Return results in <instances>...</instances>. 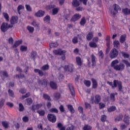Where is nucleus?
<instances>
[{
  "label": "nucleus",
  "mask_w": 130,
  "mask_h": 130,
  "mask_svg": "<svg viewBox=\"0 0 130 130\" xmlns=\"http://www.w3.org/2000/svg\"><path fill=\"white\" fill-rule=\"evenodd\" d=\"M123 121L126 124V125H128L130 123L129 117L126 115H125L124 116Z\"/></svg>",
  "instance_id": "16"
},
{
  "label": "nucleus",
  "mask_w": 130,
  "mask_h": 130,
  "mask_svg": "<svg viewBox=\"0 0 130 130\" xmlns=\"http://www.w3.org/2000/svg\"><path fill=\"white\" fill-rule=\"evenodd\" d=\"M91 82L92 83V88L93 89H96L98 87V84L97 83V81L94 78L91 79Z\"/></svg>",
  "instance_id": "19"
},
{
  "label": "nucleus",
  "mask_w": 130,
  "mask_h": 130,
  "mask_svg": "<svg viewBox=\"0 0 130 130\" xmlns=\"http://www.w3.org/2000/svg\"><path fill=\"white\" fill-rule=\"evenodd\" d=\"M56 127L59 128V130H66V127L60 122L57 123Z\"/></svg>",
  "instance_id": "21"
},
{
  "label": "nucleus",
  "mask_w": 130,
  "mask_h": 130,
  "mask_svg": "<svg viewBox=\"0 0 130 130\" xmlns=\"http://www.w3.org/2000/svg\"><path fill=\"white\" fill-rule=\"evenodd\" d=\"M20 93H21V94H25V93H26V92H27V90H26V89L25 88H21L20 90H19Z\"/></svg>",
  "instance_id": "61"
},
{
  "label": "nucleus",
  "mask_w": 130,
  "mask_h": 130,
  "mask_svg": "<svg viewBox=\"0 0 130 130\" xmlns=\"http://www.w3.org/2000/svg\"><path fill=\"white\" fill-rule=\"evenodd\" d=\"M10 28H13V25L9 24L6 22H3L1 27L2 32H6Z\"/></svg>",
  "instance_id": "3"
},
{
  "label": "nucleus",
  "mask_w": 130,
  "mask_h": 130,
  "mask_svg": "<svg viewBox=\"0 0 130 130\" xmlns=\"http://www.w3.org/2000/svg\"><path fill=\"white\" fill-rule=\"evenodd\" d=\"M35 73H38L40 77H43V76H48L47 72L43 73V71L40 69H35L34 70Z\"/></svg>",
  "instance_id": "7"
},
{
  "label": "nucleus",
  "mask_w": 130,
  "mask_h": 130,
  "mask_svg": "<svg viewBox=\"0 0 130 130\" xmlns=\"http://www.w3.org/2000/svg\"><path fill=\"white\" fill-rule=\"evenodd\" d=\"M41 70L43 72L48 71V70H49V66L48 64H45L41 68Z\"/></svg>",
  "instance_id": "23"
},
{
  "label": "nucleus",
  "mask_w": 130,
  "mask_h": 130,
  "mask_svg": "<svg viewBox=\"0 0 130 130\" xmlns=\"http://www.w3.org/2000/svg\"><path fill=\"white\" fill-rule=\"evenodd\" d=\"M114 7V10H110V12L112 15H113L114 16H115L116 15V13L118 12V11H120L121 9L119 6L115 4L113 5Z\"/></svg>",
  "instance_id": "5"
},
{
  "label": "nucleus",
  "mask_w": 130,
  "mask_h": 130,
  "mask_svg": "<svg viewBox=\"0 0 130 130\" xmlns=\"http://www.w3.org/2000/svg\"><path fill=\"white\" fill-rule=\"evenodd\" d=\"M93 36H94V34L92 32H89L86 36L87 40H88L89 41H90V40H91L93 38Z\"/></svg>",
  "instance_id": "20"
},
{
  "label": "nucleus",
  "mask_w": 130,
  "mask_h": 130,
  "mask_svg": "<svg viewBox=\"0 0 130 130\" xmlns=\"http://www.w3.org/2000/svg\"><path fill=\"white\" fill-rule=\"evenodd\" d=\"M92 67H96V57L94 54L91 55Z\"/></svg>",
  "instance_id": "17"
},
{
  "label": "nucleus",
  "mask_w": 130,
  "mask_h": 130,
  "mask_svg": "<svg viewBox=\"0 0 130 130\" xmlns=\"http://www.w3.org/2000/svg\"><path fill=\"white\" fill-rule=\"evenodd\" d=\"M116 110V107L114 106L110 107L108 109V112H112V111H115Z\"/></svg>",
  "instance_id": "39"
},
{
  "label": "nucleus",
  "mask_w": 130,
  "mask_h": 130,
  "mask_svg": "<svg viewBox=\"0 0 130 130\" xmlns=\"http://www.w3.org/2000/svg\"><path fill=\"white\" fill-rule=\"evenodd\" d=\"M26 101L29 105H31L32 104L33 101L32 100V99L31 98H28L26 99Z\"/></svg>",
  "instance_id": "52"
},
{
  "label": "nucleus",
  "mask_w": 130,
  "mask_h": 130,
  "mask_svg": "<svg viewBox=\"0 0 130 130\" xmlns=\"http://www.w3.org/2000/svg\"><path fill=\"white\" fill-rule=\"evenodd\" d=\"M110 98L111 100H112L113 101H114V99L115 98V94H114V93H111L110 94Z\"/></svg>",
  "instance_id": "63"
},
{
  "label": "nucleus",
  "mask_w": 130,
  "mask_h": 130,
  "mask_svg": "<svg viewBox=\"0 0 130 130\" xmlns=\"http://www.w3.org/2000/svg\"><path fill=\"white\" fill-rule=\"evenodd\" d=\"M118 50L116 48H113L109 53V56L110 58H115L118 56Z\"/></svg>",
  "instance_id": "4"
},
{
  "label": "nucleus",
  "mask_w": 130,
  "mask_h": 130,
  "mask_svg": "<svg viewBox=\"0 0 130 130\" xmlns=\"http://www.w3.org/2000/svg\"><path fill=\"white\" fill-rule=\"evenodd\" d=\"M95 98V99H94ZM101 101V96L99 94H96L95 97L91 96L90 102L92 104H99V102Z\"/></svg>",
  "instance_id": "2"
},
{
  "label": "nucleus",
  "mask_w": 130,
  "mask_h": 130,
  "mask_svg": "<svg viewBox=\"0 0 130 130\" xmlns=\"http://www.w3.org/2000/svg\"><path fill=\"white\" fill-rule=\"evenodd\" d=\"M113 44H114V47H116V48H118L120 46L119 44V41H118V40H115V41H114Z\"/></svg>",
  "instance_id": "27"
},
{
  "label": "nucleus",
  "mask_w": 130,
  "mask_h": 130,
  "mask_svg": "<svg viewBox=\"0 0 130 130\" xmlns=\"http://www.w3.org/2000/svg\"><path fill=\"white\" fill-rule=\"evenodd\" d=\"M121 53L124 57H126V58H128V57H129V54L125 53L124 52H122Z\"/></svg>",
  "instance_id": "53"
},
{
  "label": "nucleus",
  "mask_w": 130,
  "mask_h": 130,
  "mask_svg": "<svg viewBox=\"0 0 130 130\" xmlns=\"http://www.w3.org/2000/svg\"><path fill=\"white\" fill-rule=\"evenodd\" d=\"M8 93L9 96H11V97L14 98L15 97V95H14V92H13V90L11 89H9Z\"/></svg>",
  "instance_id": "47"
},
{
  "label": "nucleus",
  "mask_w": 130,
  "mask_h": 130,
  "mask_svg": "<svg viewBox=\"0 0 130 130\" xmlns=\"http://www.w3.org/2000/svg\"><path fill=\"white\" fill-rule=\"evenodd\" d=\"M54 97L56 99L58 100L60 98V93H56L54 94Z\"/></svg>",
  "instance_id": "58"
},
{
  "label": "nucleus",
  "mask_w": 130,
  "mask_h": 130,
  "mask_svg": "<svg viewBox=\"0 0 130 130\" xmlns=\"http://www.w3.org/2000/svg\"><path fill=\"white\" fill-rule=\"evenodd\" d=\"M27 29L28 30V31H29V32H30V33H33L34 31V27L28 26Z\"/></svg>",
  "instance_id": "51"
},
{
  "label": "nucleus",
  "mask_w": 130,
  "mask_h": 130,
  "mask_svg": "<svg viewBox=\"0 0 130 130\" xmlns=\"http://www.w3.org/2000/svg\"><path fill=\"white\" fill-rule=\"evenodd\" d=\"M125 37H126V36L124 35H122L120 37V42H121V43H123V42H124L125 41Z\"/></svg>",
  "instance_id": "41"
},
{
  "label": "nucleus",
  "mask_w": 130,
  "mask_h": 130,
  "mask_svg": "<svg viewBox=\"0 0 130 130\" xmlns=\"http://www.w3.org/2000/svg\"><path fill=\"white\" fill-rule=\"evenodd\" d=\"M48 120L54 123L56 121V116L53 114H48L47 115Z\"/></svg>",
  "instance_id": "6"
},
{
  "label": "nucleus",
  "mask_w": 130,
  "mask_h": 130,
  "mask_svg": "<svg viewBox=\"0 0 130 130\" xmlns=\"http://www.w3.org/2000/svg\"><path fill=\"white\" fill-rule=\"evenodd\" d=\"M5 99H1V102H0V108H2L3 106L5 105Z\"/></svg>",
  "instance_id": "45"
},
{
  "label": "nucleus",
  "mask_w": 130,
  "mask_h": 130,
  "mask_svg": "<svg viewBox=\"0 0 130 130\" xmlns=\"http://www.w3.org/2000/svg\"><path fill=\"white\" fill-rule=\"evenodd\" d=\"M50 86L52 89H53V90H56L57 89V85L56 84V83L51 81L50 82Z\"/></svg>",
  "instance_id": "18"
},
{
  "label": "nucleus",
  "mask_w": 130,
  "mask_h": 130,
  "mask_svg": "<svg viewBox=\"0 0 130 130\" xmlns=\"http://www.w3.org/2000/svg\"><path fill=\"white\" fill-rule=\"evenodd\" d=\"M76 59L78 66H82V59H81V58L80 57H76Z\"/></svg>",
  "instance_id": "26"
},
{
  "label": "nucleus",
  "mask_w": 130,
  "mask_h": 130,
  "mask_svg": "<svg viewBox=\"0 0 130 130\" xmlns=\"http://www.w3.org/2000/svg\"><path fill=\"white\" fill-rule=\"evenodd\" d=\"M20 50L21 51H27V47L24 46H21L20 47Z\"/></svg>",
  "instance_id": "59"
},
{
  "label": "nucleus",
  "mask_w": 130,
  "mask_h": 130,
  "mask_svg": "<svg viewBox=\"0 0 130 130\" xmlns=\"http://www.w3.org/2000/svg\"><path fill=\"white\" fill-rule=\"evenodd\" d=\"M21 10H24V7L22 5H19L17 8V12L19 15H21V12H20Z\"/></svg>",
  "instance_id": "32"
},
{
  "label": "nucleus",
  "mask_w": 130,
  "mask_h": 130,
  "mask_svg": "<svg viewBox=\"0 0 130 130\" xmlns=\"http://www.w3.org/2000/svg\"><path fill=\"white\" fill-rule=\"evenodd\" d=\"M72 5L74 8H78L81 5V2L80 0H73Z\"/></svg>",
  "instance_id": "11"
},
{
  "label": "nucleus",
  "mask_w": 130,
  "mask_h": 130,
  "mask_svg": "<svg viewBox=\"0 0 130 130\" xmlns=\"http://www.w3.org/2000/svg\"><path fill=\"white\" fill-rule=\"evenodd\" d=\"M98 104L99 105L100 109H102V108H104V107H105V105L102 103H99Z\"/></svg>",
  "instance_id": "62"
},
{
  "label": "nucleus",
  "mask_w": 130,
  "mask_h": 130,
  "mask_svg": "<svg viewBox=\"0 0 130 130\" xmlns=\"http://www.w3.org/2000/svg\"><path fill=\"white\" fill-rule=\"evenodd\" d=\"M68 87L70 90L71 95L73 96H76V92H75L74 86L71 84H69Z\"/></svg>",
  "instance_id": "13"
},
{
  "label": "nucleus",
  "mask_w": 130,
  "mask_h": 130,
  "mask_svg": "<svg viewBox=\"0 0 130 130\" xmlns=\"http://www.w3.org/2000/svg\"><path fill=\"white\" fill-rule=\"evenodd\" d=\"M2 125L5 128H8L9 127V123L6 121H2Z\"/></svg>",
  "instance_id": "43"
},
{
  "label": "nucleus",
  "mask_w": 130,
  "mask_h": 130,
  "mask_svg": "<svg viewBox=\"0 0 130 130\" xmlns=\"http://www.w3.org/2000/svg\"><path fill=\"white\" fill-rule=\"evenodd\" d=\"M24 122H28L29 121V118L27 116H24L22 118Z\"/></svg>",
  "instance_id": "60"
},
{
  "label": "nucleus",
  "mask_w": 130,
  "mask_h": 130,
  "mask_svg": "<svg viewBox=\"0 0 130 130\" xmlns=\"http://www.w3.org/2000/svg\"><path fill=\"white\" fill-rule=\"evenodd\" d=\"M68 107L69 110L70 111V112L71 113H75V110L74 109V107H73V106L72 105H68Z\"/></svg>",
  "instance_id": "30"
},
{
  "label": "nucleus",
  "mask_w": 130,
  "mask_h": 130,
  "mask_svg": "<svg viewBox=\"0 0 130 130\" xmlns=\"http://www.w3.org/2000/svg\"><path fill=\"white\" fill-rule=\"evenodd\" d=\"M80 24L81 26H84L86 24V18L85 17H83L81 19Z\"/></svg>",
  "instance_id": "35"
},
{
  "label": "nucleus",
  "mask_w": 130,
  "mask_h": 130,
  "mask_svg": "<svg viewBox=\"0 0 130 130\" xmlns=\"http://www.w3.org/2000/svg\"><path fill=\"white\" fill-rule=\"evenodd\" d=\"M92 129V127L89 125H85L84 127V130H91Z\"/></svg>",
  "instance_id": "44"
},
{
  "label": "nucleus",
  "mask_w": 130,
  "mask_h": 130,
  "mask_svg": "<svg viewBox=\"0 0 130 130\" xmlns=\"http://www.w3.org/2000/svg\"><path fill=\"white\" fill-rule=\"evenodd\" d=\"M45 14V12L44 11L42 10H39L37 13H36L35 15L37 17L40 18L41 17H43Z\"/></svg>",
  "instance_id": "15"
},
{
  "label": "nucleus",
  "mask_w": 130,
  "mask_h": 130,
  "mask_svg": "<svg viewBox=\"0 0 130 130\" xmlns=\"http://www.w3.org/2000/svg\"><path fill=\"white\" fill-rule=\"evenodd\" d=\"M114 70L118 71H123V70H124V64L123 63L117 64L114 67Z\"/></svg>",
  "instance_id": "8"
},
{
  "label": "nucleus",
  "mask_w": 130,
  "mask_h": 130,
  "mask_svg": "<svg viewBox=\"0 0 130 130\" xmlns=\"http://www.w3.org/2000/svg\"><path fill=\"white\" fill-rule=\"evenodd\" d=\"M17 22H18V17L17 16H12L10 20V23L11 24L10 25L13 26L15 23H17Z\"/></svg>",
  "instance_id": "14"
},
{
  "label": "nucleus",
  "mask_w": 130,
  "mask_h": 130,
  "mask_svg": "<svg viewBox=\"0 0 130 130\" xmlns=\"http://www.w3.org/2000/svg\"><path fill=\"white\" fill-rule=\"evenodd\" d=\"M19 111L22 112L23 110H25V108H24V106H23V104L22 103L19 104Z\"/></svg>",
  "instance_id": "42"
},
{
  "label": "nucleus",
  "mask_w": 130,
  "mask_h": 130,
  "mask_svg": "<svg viewBox=\"0 0 130 130\" xmlns=\"http://www.w3.org/2000/svg\"><path fill=\"white\" fill-rule=\"evenodd\" d=\"M38 83L39 84V86L46 87L47 86V80H46V79H43L42 80L38 79Z\"/></svg>",
  "instance_id": "10"
},
{
  "label": "nucleus",
  "mask_w": 130,
  "mask_h": 130,
  "mask_svg": "<svg viewBox=\"0 0 130 130\" xmlns=\"http://www.w3.org/2000/svg\"><path fill=\"white\" fill-rule=\"evenodd\" d=\"M122 118H123V116L122 115H119L117 118L115 119V121H120L122 120Z\"/></svg>",
  "instance_id": "36"
},
{
  "label": "nucleus",
  "mask_w": 130,
  "mask_h": 130,
  "mask_svg": "<svg viewBox=\"0 0 130 130\" xmlns=\"http://www.w3.org/2000/svg\"><path fill=\"white\" fill-rule=\"evenodd\" d=\"M43 20L44 21V22L49 23V21H50V16H49V15H47L44 18Z\"/></svg>",
  "instance_id": "37"
},
{
  "label": "nucleus",
  "mask_w": 130,
  "mask_h": 130,
  "mask_svg": "<svg viewBox=\"0 0 130 130\" xmlns=\"http://www.w3.org/2000/svg\"><path fill=\"white\" fill-rule=\"evenodd\" d=\"M25 8L28 12H31L32 11V8H31V6L29 5H25Z\"/></svg>",
  "instance_id": "49"
},
{
  "label": "nucleus",
  "mask_w": 130,
  "mask_h": 130,
  "mask_svg": "<svg viewBox=\"0 0 130 130\" xmlns=\"http://www.w3.org/2000/svg\"><path fill=\"white\" fill-rule=\"evenodd\" d=\"M122 62L125 63V64H126V67H130V63L128 62V61L125 60H122Z\"/></svg>",
  "instance_id": "54"
},
{
  "label": "nucleus",
  "mask_w": 130,
  "mask_h": 130,
  "mask_svg": "<svg viewBox=\"0 0 130 130\" xmlns=\"http://www.w3.org/2000/svg\"><path fill=\"white\" fill-rule=\"evenodd\" d=\"M31 25L34 26V27H35V28H37V29H38V28H39V23L35 21H33L31 23Z\"/></svg>",
  "instance_id": "40"
},
{
  "label": "nucleus",
  "mask_w": 130,
  "mask_h": 130,
  "mask_svg": "<svg viewBox=\"0 0 130 130\" xmlns=\"http://www.w3.org/2000/svg\"><path fill=\"white\" fill-rule=\"evenodd\" d=\"M55 8V5H49L46 7V9H48V10H51V9H54Z\"/></svg>",
  "instance_id": "55"
},
{
  "label": "nucleus",
  "mask_w": 130,
  "mask_h": 130,
  "mask_svg": "<svg viewBox=\"0 0 130 130\" xmlns=\"http://www.w3.org/2000/svg\"><path fill=\"white\" fill-rule=\"evenodd\" d=\"M84 84L87 86V87H90L91 86V82L88 80L84 81Z\"/></svg>",
  "instance_id": "46"
},
{
  "label": "nucleus",
  "mask_w": 130,
  "mask_h": 130,
  "mask_svg": "<svg viewBox=\"0 0 130 130\" xmlns=\"http://www.w3.org/2000/svg\"><path fill=\"white\" fill-rule=\"evenodd\" d=\"M107 84L108 85H110L112 88H116L117 87L118 85V88L119 91H122V82L121 81H118V80H114L113 81V83L111 82L107 81Z\"/></svg>",
  "instance_id": "1"
},
{
  "label": "nucleus",
  "mask_w": 130,
  "mask_h": 130,
  "mask_svg": "<svg viewBox=\"0 0 130 130\" xmlns=\"http://www.w3.org/2000/svg\"><path fill=\"white\" fill-rule=\"evenodd\" d=\"M66 52H67V51L62 50L59 49L58 55H66Z\"/></svg>",
  "instance_id": "38"
},
{
  "label": "nucleus",
  "mask_w": 130,
  "mask_h": 130,
  "mask_svg": "<svg viewBox=\"0 0 130 130\" xmlns=\"http://www.w3.org/2000/svg\"><path fill=\"white\" fill-rule=\"evenodd\" d=\"M99 56L100 57H101V58H103V57H104V54H103L102 50H101L99 52Z\"/></svg>",
  "instance_id": "56"
},
{
  "label": "nucleus",
  "mask_w": 130,
  "mask_h": 130,
  "mask_svg": "<svg viewBox=\"0 0 130 130\" xmlns=\"http://www.w3.org/2000/svg\"><path fill=\"white\" fill-rule=\"evenodd\" d=\"M118 63H119V61H118V60L116 59L113 61L111 63L112 68H113V69H114V67L116 66L115 64H117Z\"/></svg>",
  "instance_id": "31"
},
{
  "label": "nucleus",
  "mask_w": 130,
  "mask_h": 130,
  "mask_svg": "<svg viewBox=\"0 0 130 130\" xmlns=\"http://www.w3.org/2000/svg\"><path fill=\"white\" fill-rule=\"evenodd\" d=\"M81 15L79 14H76L71 19V22H76V21H78V20H80L81 19Z\"/></svg>",
  "instance_id": "12"
},
{
  "label": "nucleus",
  "mask_w": 130,
  "mask_h": 130,
  "mask_svg": "<svg viewBox=\"0 0 130 130\" xmlns=\"http://www.w3.org/2000/svg\"><path fill=\"white\" fill-rule=\"evenodd\" d=\"M23 41H22V40H19L16 42H15V44L13 46H12V47L13 48H15V47H18V46H19V45L22 44V42Z\"/></svg>",
  "instance_id": "22"
},
{
  "label": "nucleus",
  "mask_w": 130,
  "mask_h": 130,
  "mask_svg": "<svg viewBox=\"0 0 130 130\" xmlns=\"http://www.w3.org/2000/svg\"><path fill=\"white\" fill-rule=\"evenodd\" d=\"M53 15H56L58 13V9L57 8H54L52 9Z\"/></svg>",
  "instance_id": "50"
},
{
  "label": "nucleus",
  "mask_w": 130,
  "mask_h": 130,
  "mask_svg": "<svg viewBox=\"0 0 130 130\" xmlns=\"http://www.w3.org/2000/svg\"><path fill=\"white\" fill-rule=\"evenodd\" d=\"M43 97L45 100H48V101H51V98H50V96L46 93H43Z\"/></svg>",
  "instance_id": "24"
},
{
  "label": "nucleus",
  "mask_w": 130,
  "mask_h": 130,
  "mask_svg": "<svg viewBox=\"0 0 130 130\" xmlns=\"http://www.w3.org/2000/svg\"><path fill=\"white\" fill-rule=\"evenodd\" d=\"M37 113L39 114L40 116H44L45 115V111L44 110H38Z\"/></svg>",
  "instance_id": "25"
},
{
  "label": "nucleus",
  "mask_w": 130,
  "mask_h": 130,
  "mask_svg": "<svg viewBox=\"0 0 130 130\" xmlns=\"http://www.w3.org/2000/svg\"><path fill=\"white\" fill-rule=\"evenodd\" d=\"M31 110H32V111H35V110H38V109L37 108V106H36V105H32L31 106Z\"/></svg>",
  "instance_id": "57"
},
{
  "label": "nucleus",
  "mask_w": 130,
  "mask_h": 130,
  "mask_svg": "<svg viewBox=\"0 0 130 130\" xmlns=\"http://www.w3.org/2000/svg\"><path fill=\"white\" fill-rule=\"evenodd\" d=\"M89 45L90 47H92L93 48H96V47H97V44H96V43H95L94 42H89Z\"/></svg>",
  "instance_id": "29"
},
{
  "label": "nucleus",
  "mask_w": 130,
  "mask_h": 130,
  "mask_svg": "<svg viewBox=\"0 0 130 130\" xmlns=\"http://www.w3.org/2000/svg\"><path fill=\"white\" fill-rule=\"evenodd\" d=\"M126 127V125H125V124H124V123H122L120 126L121 129H125Z\"/></svg>",
  "instance_id": "64"
},
{
  "label": "nucleus",
  "mask_w": 130,
  "mask_h": 130,
  "mask_svg": "<svg viewBox=\"0 0 130 130\" xmlns=\"http://www.w3.org/2000/svg\"><path fill=\"white\" fill-rule=\"evenodd\" d=\"M3 15L5 18V19H6L7 22H9V21H10V19H9V14H8V13H3Z\"/></svg>",
  "instance_id": "33"
},
{
  "label": "nucleus",
  "mask_w": 130,
  "mask_h": 130,
  "mask_svg": "<svg viewBox=\"0 0 130 130\" xmlns=\"http://www.w3.org/2000/svg\"><path fill=\"white\" fill-rule=\"evenodd\" d=\"M59 109L60 112H64V111H65L64 107H63V105H61L59 107Z\"/></svg>",
  "instance_id": "48"
},
{
  "label": "nucleus",
  "mask_w": 130,
  "mask_h": 130,
  "mask_svg": "<svg viewBox=\"0 0 130 130\" xmlns=\"http://www.w3.org/2000/svg\"><path fill=\"white\" fill-rule=\"evenodd\" d=\"M123 13L125 15H130V9H128L127 8L124 9L122 10Z\"/></svg>",
  "instance_id": "34"
},
{
  "label": "nucleus",
  "mask_w": 130,
  "mask_h": 130,
  "mask_svg": "<svg viewBox=\"0 0 130 130\" xmlns=\"http://www.w3.org/2000/svg\"><path fill=\"white\" fill-rule=\"evenodd\" d=\"M50 112L51 113H58V110L56 108H52L49 110Z\"/></svg>",
  "instance_id": "28"
},
{
  "label": "nucleus",
  "mask_w": 130,
  "mask_h": 130,
  "mask_svg": "<svg viewBox=\"0 0 130 130\" xmlns=\"http://www.w3.org/2000/svg\"><path fill=\"white\" fill-rule=\"evenodd\" d=\"M74 66L73 65H66L64 67V71L65 72H69V73H72L74 71Z\"/></svg>",
  "instance_id": "9"
}]
</instances>
